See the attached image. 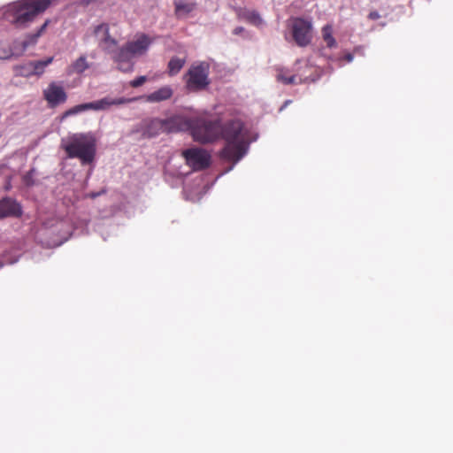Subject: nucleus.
I'll return each instance as SVG.
<instances>
[{"mask_svg":"<svg viewBox=\"0 0 453 453\" xmlns=\"http://www.w3.org/2000/svg\"><path fill=\"white\" fill-rule=\"evenodd\" d=\"M146 80H147L146 76H139L136 79H134V81H132L130 82V85L133 88H137V87L142 86L146 81Z\"/></svg>","mask_w":453,"mask_h":453,"instance_id":"29","label":"nucleus"},{"mask_svg":"<svg viewBox=\"0 0 453 453\" xmlns=\"http://www.w3.org/2000/svg\"><path fill=\"white\" fill-rule=\"evenodd\" d=\"M175 12L178 16L187 15L190 12L193 11V4L189 3H186L183 0H175Z\"/></svg>","mask_w":453,"mask_h":453,"instance_id":"26","label":"nucleus"},{"mask_svg":"<svg viewBox=\"0 0 453 453\" xmlns=\"http://www.w3.org/2000/svg\"><path fill=\"white\" fill-rule=\"evenodd\" d=\"M22 41H19V40H15L12 46L10 47L12 51V56H19L21 55L24 51H20V49L22 47L21 43Z\"/></svg>","mask_w":453,"mask_h":453,"instance_id":"28","label":"nucleus"},{"mask_svg":"<svg viewBox=\"0 0 453 453\" xmlns=\"http://www.w3.org/2000/svg\"><path fill=\"white\" fill-rule=\"evenodd\" d=\"M35 239L42 246L52 249L64 243L67 237L62 235L61 228H37Z\"/></svg>","mask_w":453,"mask_h":453,"instance_id":"9","label":"nucleus"},{"mask_svg":"<svg viewBox=\"0 0 453 453\" xmlns=\"http://www.w3.org/2000/svg\"><path fill=\"white\" fill-rule=\"evenodd\" d=\"M71 67L73 73L81 74L91 67V64L88 62L86 55H81L72 64Z\"/></svg>","mask_w":453,"mask_h":453,"instance_id":"22","label":"nucleus"},{"mask_svg":"<svg viewBox=\"0 0 453 453\" xmlns=\"http://www.w3.org/2000/svg\"><path fill=\"white\" fill-rule=\"evenodd\" d=\"M63 147L68 157L79 158L82 165H88L95 159L96 140L91 133L74 134Z\"/></svg>","mask_w":453,"mask_h":453,"instance_id":"3","label":"nucleus"},{"mask_svg":"<svg viewBox=\"0 0 453 453\" xmlns=\"http://www.w3.org/2000/svg\"><path fill=\"white\" fill-rule=\"evenodd\" d=\"M151 43L152 40L147 35L142 34L136 40L128 42L126 44L135 58L144 55Z\"/></svg>","mask_w":453,"mask_h":453,"instance_id":"16","label":"nucleus"},{"mask_svg":"<svg viewBox=\"0 0 453 453\" xmlns=\"http://www.w3.org/2000/svg\"><path fill=\"white\" fill-rule=\"evenodd\" d=\"M257 135L247 127L242 118L228 119V172L243 158Z\"/></svg>","mask_w":453,"mask_h":453,"instance_id":"1","label":"nucleus"},{"mask_svg":"<svg viewBox=\"0 0 453 453\" xmlns=\"http://www.w3.org/2000/svg\"><path fill=\"white\" fill-rule=\"evenodd\" d=\"M22 213L21 205L11 197L0 200V218L19 217Z\"/></svg>","mask_w":453,"mask_h":453,"instance_id":"15","label":"nucleus"},{"mask_svg":"<svg viewBox=\"0 0 453 453\" xmlns=\"http://www.w3.org/2000/svg\"><path fill=\"white\" fill-rule=\"evenodd\" d=\"M163 122L164 131L168 134L190 130L191 127V119L180 115L163 119Z\"/></svg>","mask_w":453,"mask_h":453,"instance_id":"12","label":"nucleus"},{"mask_svg":"<svg viewBox=\"0 0 453 453\" xmlns=\"http://www.w3.org/2000/svg\"><path fill=\"white\" fill-rule=\"evenodd\" d=\"M311 31V21L303 18H295L292 20V35L298 46L305 47L311 43L312 38Z\"/></svg>","mask_w":453,"mask_h":453,"instance_id":"8","label":"nucleus"},{"mask_svg":"<svg viewBox=\"0 0 453 453\" xmlns=\"http://www.w3.org/2000/svg\"><path fill=\"white\" fill-rule=\"evenodd\" d=\"M52 4V0H20L6 7V18L17 27L24 28Z\"/></svg>","mask_w":453,"mask_h":453,"instance_id":"2","label":"nucleus"},{"mask_svg":"<svg viewBox=\"0 0 453 453\" xmlns=\"http://www.w3.org/2000/svg\"><path fill=\"white\" fill-rule=\"evenodd\" d=\"M142 135L144 138H153L165 133L163 119L154 118L144 120L141 126Z\"/></svg>","mask_w":453,"mask_h":453,"instance_id":"14","label":"nucleus"},{"mask_svg":"<svg viewBox=\"0 0 453 453\" xmlns=\"http://www.w3.org/2000/svg\"><path fill=\"white\" fill-rule=\"evenodd\" d=\"M136 98H126V97H119V98H111L110 96H105L100 100L85 103L81 104L75 105L71 109L65 111L63 114V119L67 118L72 115L79 114L85 111H104L110 108L111 105H120L126 104L131 102L135 101Z\"/></svg>","mask_w":453,"mask_h":453,"instance_id":"5","label":"nucleus"},{"mask_svg":"<svg viewBox=\"0 0 453 453\" xmlns=\"http://www.w3.org/2000/svg\"><path fill=\"white\" fill-rule=\"evenodd\" d=\"M186 62L185 58L179 57H173L168 63V73L170 76L176 75L184 66Z\"/></svg>","mask_w":453,"mask_h":453,"instance_id":"23","label":"nucleus"},{"mask_svg":"<svg viewBox=\"0 0 453 453\" xmlns=\"http://www.w3.org/2000/svg\"><path fill=\"white\" fill-rule=\"evenodd\" d=\"M290 103H291V101H290V100L286 101V102H285V106H286V105H289V104H290Z\"/></svg>","mask_w":453,"mask_h":453,"instance_id":"37","label":"nucleus"},{"mask_svg":"<svg viewBox=\"0 0 453 453\" xmlns=\"http://www.w3.org/2000/svg\"><path fill=\"white\" fill-rule=\"evenodd\" d=\"M94 33L99 40V45L108 53H112L117 46V40L110 35L109 25L102 23L95 27Z\"/></svg>","mask_w":453,"mask_h":453,"instance_id":"11","label":"nucleus"},{"mask_svg":"<svg viewBox=\"0 0 453 453\" xmlns=\"http://www.w3.org/2000/svg\"><path fill=\"white\" fill-rule=\"evenodd\" d=\"M353 55L350 54V53H348L344 56V59L347 61V62H351L353 60Z\"/></svg>","mask_w":453,"mask_h":453,"instance_id":"34","label":"nucleus"},{"mask_svg":"<svg viewBox=\"0 0 453 453\" xmlns=\"http://www.w3.org/2000/svg\"><path fill=\"white\" fill-rule=\"evenodd\" d=\"M49 23V19L45 20V22L40 27V28L35 33L27 35L26 39L23 40L22 42H20L22 45L20 51H25L29 46L34 45L37 42V39L42 35L43 31L46 29Z\"/></svg>","mask_w":453,"mask_h":453,"instance_id":"20","label":"nucleus"},{"mask_svg":"<svg viewBox=\"0 0 453 453\" xmlns=\"http://www.w3.org/2000/svg\"><path fill=\"white\" fill-rule=\"evenodd\" d=\"M44 97L49 104L54 107L62 103H65L66 101L67 96L61 86L52 82L44 90Z\"/></svg>","mask_w":453,"mask_h":453,"instance_id":"13","label":"nucleus"},{"mask_svg":"<svg viewBox=\"0 0 453 453\" xmlns=\"http://www.w3.org/2000/svg\"><path fill=\"white\" fill-rule=\"evenodd\" d=\"M276 81L285 85L296 83V75L290 74V72L284 67H276Z\"/></svg>","mask_w":453,"mask_h":453,"instance_id":"21","label":"nucleus"},{"mask_svg":"<svg viewBox=\"0 0 453 453\" xmlns=\"http://www.w3.org/2000/svg\"><path fill=\"white\" fill-rule=\"evenodd\" d=\"M368 17L369 19L375 20L380 18V14L377 12H371Z\"/></svg>","mask_w":453,"mask_h":453,"instance_id":"32","label":"nucleus"},{"mask_svg":"<svg viewBox=\"0 0 453 453\" xmlns=\"http://www.w3.org/2000/svg\"><path fill=\"white\" fill-rule=\"evenodd\" d=\"M222 157H226V142H225L223 148L221 149Z\"/></svg>","mask_w":453,"mask_h":453,"instance_id":"35","label":"nucleus"},{"mask_svg":"<svg viewBox=\"0 0 453 453\" xmlns=\"http://www.w3.org/2000/svg\"><path fill=\"white\" fill-rule=\"evenodd\" d=\"M233 34L234 35H242L244 38L250 37L249 33L242 27H238L234 28L233 31Z\"/></svg>","mask_w":453,"mask_h":453,"instance_id":"30","label":"nucleus"},{"mask_svg":"<svg viewBox=\"0 0 453 453\" xmlns=\"http://www.w3.org/2000/svg\"><path fill=\"white\" fill-rule=\"evenodd\" d=\"M238 18L242 20H245L254 26H259L262 24V19L258 12L243 8H234Z\"/></svg>","mask_w":453,"mask_h":453,"instance_id":"19","label":"nucleus"},{"mask_svg":"<svg viewBox=\"0 0 453 453\" xmlns=\"http://www.w3.org/2000/svg\"><path fill=\"white\" fill-rule=\"evenodd\" d=\"M173 94L170 86H164L157 90L147 95L145 100L148 103H159L169 99Z\"/></svg>","mask_w":453,"mask_h":453,"instance_id":"18","label":"nucleus"},{"mask_svg":"<svg viewBox=\"0 0 453 453\" xmlns=\"http://www.w3.org/2000/svg\"><path fill=\"white\" fill-rule=\"evenodd\" d=\"M134 58L127 44L119 49L113 56L114 61L119 64V69L122 72H129L133 69L131 60Z\"/></svg>","mask_w":453,"mask_h":453,"instance_id":"17","label":"nucleus"},{"mask_svg":"<svg viewBox=\"0 0 453 453\" xmlns=\"http://www.w3.org/2000/svg\"><path fill=\"white\" fill-rule=\"evenodd\" d=\"M190 132L195 141L209 143L224 134V125L219 119L197 118L191 119Z\"/></svg>","mask_w":453,"mask_h":453,"instance_id":"4","label":"nucleus"},{"mask_svg":"<svg viewBox=\"0 0 453 453\" xmlns=\"http://www.w3.org/2000/svg\"><path fill=\"white\" fill-rule=\"evenodd\" d=\"M12 57V51L11 48L4 44L0 43V60L9 59Z\"/></svg>","mask_w":453,"mask_h":453,"instance_id":"27","label":"nucleus"},{"mask_svg":"<svg viewBox=\"0 0 453 453\" xmlns=\"http://www.w3.org/2000/svg\"><path fill=\"white\" fill-rule=\"evenodd\" d=\"M209 65L206 62L194 64L186 73L187 88L189 91H201L210 84Z\"/></svg>","mask_w":453,"mask_h":453,"instance_id":"6","label":"nucleus"},{"mask_svg":"<svg viewBox=\"0 0 453 453\" xmlns=\"http://www.w3.org/2000/svg\"><path fill=\"white\" fill-rule=\"evenodd\" d=\"M187 165L193 171H203L210 166L211 155L199 147H192L182 151Z\"/></svg>","mask_w":453,"mask_h":453,"instance_id":"7","label":"nucleus"},{"mask_svg":"<svg viewBox=\"0 0 453 453\" xmlns=\"http://www.w3.org/2000/svg\"><path fill=\"white\" fill-rule=\"evenodd\" d=\"M37 170L35 168H31L28 172H27L22 176V182L24 186L27 188H31L34 186H37L40 184V181L36 179Z\"/></svg>","mask_w":453,"mask_h":453,"instance_id":"24","label":"nucleus"},{"mask_svg":"<svg viewBox=\"0 0 453 453\" xmlns=\"http://www.w3.org/2000/svg\"><path fill=\"white\" fill-rule=\"evenodd\" d=\"M52 58L46 60L29 61L14 67L17 75L29 77L31 75H40L44 72V68L50 64Z\"/></svg>","mask_w":453,"mask_h":453,"instance_id":"10","label":"nucleus"},{"mask_svg":"<svg viewBox=\"0 0 453 453\" xmlns=\"http://www.w3.org/2000/svg\"><path fill=\"white\" fill-rule=\"evenodd\" d=\"M322 37L328 48L336 46V41L333 36V27L327 24L322 27Z\"/></svg>","mask_w":453,"mask_h":453,"instance_id":"25","label":"nucleus"},{"mask_svg":"<svg viewBox=\"0 0 453 453\" xmlns=\"http://www.w3.org/2000/svg\"><path fill=\"white\" fill-rule=\"evenodd\" d=\"M94 0H83L84 4H89L90 3H92Z\"/></svg>","mask_w":453,"mask_h":453,"instance_id":"36","label":"nucleus"},{"mask_svg":"<svg viewBox=\"0 0 453 453\" xmlns=\"http://www.w3.org/2000/svg\"><path fill=\"white\" fill-rule=\"evenodd\" d=\"M105 192H106L105 189H102L100 192H92L89 195V196L91 198H96V197L99 196L100 195L104 194Z\"/></svg>","mask_w":453,"mask_h":453,"instance_id":"33","label":"nucleus"},{"mask_svg":"<svg viewBox=\"0 0 453 453\" xmlns=\"http://www.w3.org/2000/svg\"><path fill=\"white\" fill-rule=\"evenodd\" d=\"M12 188V182H11V177H9L7 180H6V182H5V185L4 187V190L5 191H9L11 190Z\"/></svg>","mask_w":453,"mask_h":453,"instance_id":"31","label":"nucleus"}]
</instances>
